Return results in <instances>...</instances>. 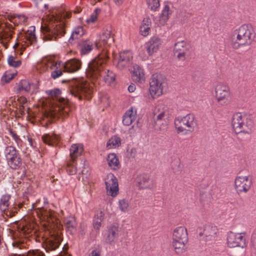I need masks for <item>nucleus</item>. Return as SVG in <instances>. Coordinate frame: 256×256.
Returning a JSON list of instances; mask_svg holds the SVG:
<instances>
[{
  "mask_svg": "<svg viewBox=\"0 0 256 256\" xmlns=\"http://www.w3.org/2000/svg\"><path fill=\"white\" fill-rule=\"evenodd\" d=\"M70 18L68 14L58 11L48 18V20L44 22L41 30L44 40H56L64 36L66 32L63 20Z\"/></svg>",
  "mask_w": 256,
  "mask_h": 256,
  "instance_id": "obj_1",
  "label": "nucleus"
},
{
  "mask_svg": "<svg viewBox=\"0 0 256 256\" xmlns=\"http://www.w3.org/2000/svg\"><path fill=\"white\" fill-rule=\"evenodd\" d=\"M108 58L106 54L104 53L94 59L88 64L86 70L87 76L96 81L102 79L108 84L114 82L116 78L115 74L104 68Z\"/></svg>",
  "mask_w": 256,
  "mask_h": 256,
  "instance_id": "obj_2",
  "label": "nucleus"
},
{
  "mask_svg": "<svg viewBox=\"0 0 256 256\" xmlns=\"http://www.w3.org/2000/svg\"><path fill=\"white\" fill-rule=\"evenodd\" d=\"M255 38L256 32L253 26L251 24H244L233 32L231 44L236 50L242 46H250Z\"/></svg>",
  "mask_w": 256,
  "mask_h": 256,
  "instance_id": "obj_3",
  "label": "nucleus"
},
{
  "mask_svg": "<svg viewBox=\"0 0 256 256\" xmlns=\"http://www.w3.org/2000/svg\"><path fill=\"white\" fill-rule=\"evenodd\" d=\"M94 84L83 78L73 80L70 83V94L80 100H90L92 96Z\"/></svg>",
  "mask_w": 256,
  "mask_h": 256,
  "instance_id": "obj_4",
  "label": "nucleus"
},
{
  "mask_svg": "<svg viewBox=\"0 0 256 256\" xmlns=\"http://www.w3.org/2000/svg\"><path fill=\"white\" fill-rule=\"evenodd\" d=\"M187 230L184 226L176 228L172 235V246L175 252L180 254L186 251V244L188 242Z\"/></svg>",
  "mask_w": 256,
  "mask_h": 256,
  "instance_id": "obj_5",
  "label": "nucleus"
},
{
  "mask_svg": "<svg viewBox=\"0 0 256 256\" xmlns=\"http://www.w3.org/2000/svg\"><path fill=\"white\" fill-rule=\"evenodd\" d=\"M232 124L236 134H248L253 127V122L246 114L237 112L233 115Z\"/></svg>",
  "mask_w": 256,
  "mask_h": 256,
  "instance_id": "obj_6",
  "label": "nucleus"
},
{
  "mask_svg": "<svg viewBox=\"0 0 256 256\" xmlns=\"http://www.w3.org/2000/svg\"><path fill=\"white\" fill-rule=\"evenodd\" d=\"M34 233V232L30 226L28 225L19 226L18 230L14 234V246L20 249L26 248L28 245V242L30 240V238Z\"/></svg>",
  "mask_w": 256,
  "mask_h": 256,
  "instance_id": "obj_7",
  "label": "nucleus"
},
{
  "mask_svg": "<svg viewBox=\"0 0 256 256\" xmlns=\"http://www.w3.org/2000/svg\"><path fill=\"white\" fill-rule=\"evenodd\" d=\"M174 126L178 134L183 132L184 134L192 132L196 126L195 116L192 114L184 116H178L174 120Z\"/></svg>",
  "mask_w": 256,
  "mask_h": 256,
  "instance_id": "obj_8",
  "label": "nucleus"
},
{
  "mask_svg": "<svg viewBox=\"0 0 256 256\" xmlns=\"http://www.w3.org/2000/svg\"><path fill=\"white\" fill-rule=\"evenodd\" d=\"M167 84L164 76L160 74H154L152 75L150 81V93L154 98L162 94L164 88Z\"/></svg>",
  "mask_w": 256,
  "mask_h": 256,
  "instance_id": "obj_9",
  "label": "nucleus"
},
{
  "mask_svg": "<svg viewBox=\"0 0 256 256\" xmlns=\"http://www.w3.org/2000/svg\"><path fill=\"white\" fill-rule=\"evenodd\" d=\"M112 27L110 25L106 26L103 30L102 34L100 35L98 40L95 43L96 46L98 48H102V52L98 56L105 53L106 58L108 55V47L114 42L113 37L112 36Z\"/></svg>",
  "mask_w": 256,
  "mask_h": 256,
  "instance_id": "obj_10",
  "label": "nucleus"
},
{
  "mask_svg": "<svg viewBox=\"0 0 256 256\" xmlns=\"http://www.w3.org/2000/svg\"><path fill=\"white\" fill-rule=\"evenodd\" d=\"M4 154L8 165L12 169H17L22 165V158L16 148L7 146L4 150Z\"/></svg>",
  "mask_w": 256,
  "mask_h": 256,
  "instance_id": "obj_11",
  "label": "nucleus"
},
{
  "mask_svg": "<svg viewBox=\"0 0 256 256\" xmlns=\"http://www.w3.org/2000/svg\"><path fill=\"white\" fill-rule=\"evenodd\" d=\"M215 92L218 102L221 105H227L228 98L231 95L229 86L226 84L220 83L216 86Z\"/></svg>",
  "mask_w": 256,
  "mask_h": 256,
  "instance_id": "obj_12",
  "label": "nucleus"
},
{
  "mask_svg": "<svg viewBox=\"0 0 256 256\" xmlns=\"http://www.w3.org/2000/svg\"><path fill=\"white\" fill-rule=\"evenodd\" d=\"M49 94L52 96L58 98L60 94V91L58 89H56L50 91ZM58 107L57 110L58 114L62 118H66L69 115L70 108L69 106V101L64 98H58Z\"/></svg>",
  "mask_w": 256,
  "mask_h": 256,
  "instance_id": "obj_13",
  "label": "nucleus"
},
{
  "mask_svg": "<svg viewBox=\"0 0 256 256\" xmlns=\"http://www.w3.org/2000/svg\"><path fill=\"white\" fill-rule=\"evenodd\" d=\"M252 180L250 176H237L234 180V188L237 193H246L252 185Z\"/></svg>",
  "mask_w": 256,
  "mask_h": 256,
  "instance_id": "obj_14",
  "label": "nucleus"
},
{
  "mask_svg": "<svg viewBox=\"0 0 256 256\" xmlns=\"http://www.w3.org/2000/svg\"><path fill=\"white\" fill-rule=\"evenodd\" d=\"M245 233H234L230 232L228 234L227 244L228 247L244 248L246 246Z\"/></svg>",
  "mask_w": 256,
  "mask_h": 256,
  "instance_id": "obj_15",
  "label": "nucleus"
},
{
  "mask_svg": "<svg viewBox=\"0 0 256 256\" xmlns=\"http://www.w3.org/2000/svg\"><path fill=\"white\" fill-rule=\"evenodd\" d=\"M154 113L156 125L160 126L158 128V130L162 132L166 131L168 126V122L166 120L168 114L166 110H164L162 106H158L154 110Z\"/></svg>",
  "mask_w": 256,
  "mask_h": 256,
  "instance_id": "obj_16",
  "label": "nucleus"
},
{
  "mask_svg": "<svg viewBox=\"0 0 256 256\" xmlns=\"http://www.w3.org/2000/svg\"><path fill=\"white\" fill-rule=\"evenodd\" d=\"M106 192L108 195L116 196L118 192V184L116 177L112 174H109L105 179Z\"/></svg>",
  "mask_w": 256,
  "mask_h": 256,
  "instance_id": "obj_17",
  "label": "nucleus"
},
{
  "mask_svg": "<svg viewBox=\"0 0 256 256\" xmlns=\"http://www.w3.org/2000/svg\"><path fill=\"white\" fill-rule=\"evenodd\" d=\"M174 51L178 60L184 61L189 55L190 46L184 41L179 42L175 44Z\"/></svg>",
  "mask_w": 256,
  "mask_h": 256,
  "instance_id": "obj_18",
  "label": "nucleus"
},
{
  "mask_svg": "<svg viewBox=\"0 0 256 256\" xmlns=\"http://www.w3.org/2000/svg\"><path fill=\"white\" fill-rule=\"evenodd\" d=\"M132 58V52L129 50H126L120 52L118 58H114V62L118 68L122 69L130 64Z\"/></svg>",
  "mask_w": 256,
  "mask_h": 256,
  "instance_id": "obj_19",
  "label": "nucleus"
},
{
  "mask_svg": "<svg viewBox=\"0 0 256 256\" xmlns=\"http://www.w3.org/2000/svg\"><path fill=\"white\" fill-rule=\"evenodd\" d=\"M34 32L35 27L30 26L27 30L25 35L22 36L24 38L21 40H22V42H24V44H21V52H20V54H22V52L25 50L26 47L29 46V44H32L36 42V38Z\"/></svg>",
  "mask_w": 256,
  "mask_h": 256,
  "instance_id": "obj_20",
  "label": "nucleus"
},
{
  "mask_svg": "<svg viewBox=\"0 0 256 256\" xmlns=\"http://www.w3.org/2000/svg\"><path fill=\"white\" fill-rule=\"evenodd\" d=\"M218 232L216 226L206 225L204 228L203 232L199 233V236H204L203 238L206 242H210L215 240Z\"/></svg>",
  "mask_w": 256,
  "mask_h": 256,
  "instance_id": "obj_21",
  "label": "nucleus"
},
{
  "mask_svg": "<svg viewBox=\"0 0 256 256\" xmlns=\"http://www.w3.org/2000/svg\"><path fill=\"white\" fill-rule=\"evenodd\" d=\"M61 238L58 234H53L46 238L44 242V247L46 252L54 251L58 248L60 244Z\"/></svg>",
  "mask_w": 256,
  "mask_h": 256,
  "instance_id": "obj_22",
  "label": "nucleus"
},
{
  "mask_svg": "<svg viewBox=\"0 0 256 256\" xmlns=\"http://www.w3.org/2000/svg\"><path fill=\"white\" fill-rule=\"evenodd\" d=\"M161 44L162 40L160 38L156 36L151 38L146 44V48L148 54L150 56L156 52Z\"/></svg>",
  "mask_w": 256,
  "mask_h": 256,
  "instance_id": "obj_23",
  "label": "nucleus"
},
{
  "mask_svg": "<svg viewBox=\"0 0 256 256\" xmlns=\"http://www.w3.org/2000/svg\"><path fill=\"white\" fill-rule=\"evenodd\" d=\"M94 43L90 40H80L78 44V48L81 54L84 55L89 53L93 48Z\"/></svg>",
  "mask_w": 256,
  "mask_h": 256,
  "instance_id": "obj_24",
  "label": "nucleus"
},
{
  "mask_svg": "<svg viewBox=\"0 0 256 256\" xmlns=\"http://www.w3.org/2000/svg\"><path fill=\"white\" fill-rule=\"evenodd\" d=\"M81 62L78 59L73 58L67 61L64 66V70L68 72H74L79 70L81 68Z\"/></svg>",
  "mask_w": 256,
  "mask_h": 256,
  "instance_id": "obj_25",
  "label": "nucleus"
},
{
  "mask_svg": "<svg viewBox=\"0 0 256 256\" xmlns=\"http://www.w3.org/2000/svg\"><path fill=\"white\" fill-rule=\"evenodd\" d=\"M57 64L50 58H44L42 62L38 64L37 69L40 72H44L50 69H53L56 67Z\"/></svg>",
  "mask_w": 256,
  "mask_h": 256,
  "instance_id": "obj_26",
  "label": "nucleus"
},
{
  "mask_svg": "<svg viewBox=\"0 0 256 256\" xmlns=\"http://www.w3.org/2000/svg\"><path fill=\"white\" fill-rule=\"evenodd\" d=\"M84 150L83 146L80 144H72L70 149V160L75 162L76 158L80 156Z\"/></svg>",
  "mask_w": 256,
  "mask_h": 256,
  "instance_id": "obj_27",
  "label": "nucleus"
},
{
  "mask_svg": "<svg viewBox=\"0 0 256 256\" xmlns=\"http://www.w3.org/2000/svg\"><path fill=\"white\" fill-rule=\"evenodd\" d=\"M132 78L134 81L142 83L145 80L142 69L138 65L133 67L132 72Z\"/></svg>",
  "mask_w": 256,
  "mask_h": 256,
  "instance_id": "obj_28",
  "label": "nucleus"
},
{
  "mask_svg": "<svg viewBox=\"0 0 256 256\" xmlns=\"http://www.w3.org/2000/svg\"><path fill=\"white\" fill-rule=\"evenodd\" d=\"M136 182L140 188H146L150 186V177L147 174H140L136 178Z\"/></svg>",
  "mask_w": 256,
  "mask_h": 256,
  "instance_id": "obj_29",
  "label": "nucleus"
},
{
  "mask_svg": "<svg viewBox=\"0 0 256 256\" xmlns=\"http://www.w3.org/2000/svg\"><path fill=\"white\" fill-rule=\"evenodd\" d=\"M136 116V112L130 108L126 112L123 116L122 123L124 125L130 126L134 120Z\"/></svg>",
  "mask_w": 256,
  "mask_h": 256,
  "instance_id": "obj_30",
  "label": "nucleus"
},
{
  "mask_svg": "<svg viewBox=\"0 0 256 256\" xmlns=\"http://www.w3.org/2000/svg\"><path fill=\"white\" fill-rule=\"evenodd\" d=\"M42 139L45 144L49 146H53L60 141V138L56 134H45L42 136Z\"/></svg>",
  "mask_w": 256,
  "mask_h": 256,
  "instance_id": "obj_31",
  "label": "nucleus"
},
{
  "mask_svg": "<svg viewBox=\"0 0 256 256\" xmlns=\"http://www.w3.org/2000/svg\"><path fill=\"white\" fill-rule=\"evenodd\" d=\"M64 222L68 231L70 234H74L76 232L77 226L74 218L72 216L67 218L64 220Z\"/></svg>",
  "mask_w": 256,
  "mask_h": 256,
  "instance_id": "obj_32",
  "label": "nucleus"
},
{
  "mask_svg": "<svg viewBox=\"0 0 256 256\" xmlns=\"http://www.w3.org/2000/svg\"><path fill=\"white\" fill-rule=\"evenodd\" d=\"M118 226H111L108 230V234L106 239L108 243H111L114 241L118 236Z\"/></svg>",
  "mask_w": 256,
  "mask_h": 256,
  "instance_id": "obj_33",
  "label": "nucleus"
},
{
  "mask_svg": "<svg viewBox=\"0 0 256 256\" xmlns=\"http://www.w3.org/2000/svg\"><path fill=\"white\" fill-rule=\"evenodd\" d=\"M170 14V7L168 5L166 4L164 6V8L162 14L160 16L158 20L159 24H158V26H159L164 25L168 19Z\"/></svg>",
  "mask_w": 256,
  "mask_h": 256,
  "instance_id": "obj_34",
  "label": "nucleus"
},
{
  "mask_svg": "<svg viewBox=\"0 0 256 256\" xmlns=\"http://www.w3.org/2000/svg\"><path fill=\"white\" fill-rule=\"evenodd\" d=\"M108 166L114 170H117L120 168V164L118 158L114 154H108L107 158Z\"/></svg>",
  "mask_w": 256,
  "mask_h": 256,
  "instance_id": "obj_35",
  "label": "nucleus"
},
{
  "mask_svg": "<svg viewBox=\"0 0 256 256\" xmlns=\"http://www.w3.org/2000/svg\"><path fill=\"white\" fill-rule=\"evenodd\" d=\"M151 26V22L149 18H144L142 24L140 27V33L142 35L146 36L149 34Z\"/></svg>",
  "mask_w": 256,
  "mask_h": 256,
  "instance_id": "obj_36",
  "label": "nucleus"
},
{
  "mask_svg": "<svg viewBox=\"0 0 256 256\" xmlns=\"http://www.w3.org/2000/svg\"><path fill=\"white\" fill-rule=\"evenodd\" d=\"M171 168L176 174H180L182 171L183 166L180 159L176 158L171 163Z\"/></svg>",
  "mask_w": 256,
  "mask_h": 256,
  "instance_id": "obj_37",
  "label": "nucleus"
},
{
  "mask_svg": "<svg viewBox=\"0 0 256 256\" xmlns=\"http://www.w3.org/2000/svg\"><path fill=\"white\" fill-rule=\"evenodd\" d=\"M10 133L13 140L15 141L18 147L21 150L24 151L25 150L24 144L20 138V136H18L14 131L12 130H10Z\"/></svg>",
  "mask_w": 256,
  "mask_h": 256,
  "instance_id": "obj_38",
  "label": "nucleus"
},
{
  "mask_svg": "<svg viewBox=\"0 0 256 256\" xmlns=\"http://www.w3.org/2000/svg\"><path fill=\"white\" fill-rule=\"evenodd\" d=\"M104 213L102 211L98 212L94 216V226L95 229L99 230L103 220Z\"/></svg>",
  "mask_w": 256,
  "mask_h": 256,
  "instance_id": "obj_39",
  "label": "nucleus"
},
{
  "mask_svg": "<svg viewBox=\"0 0 256 256\" xmlns=\"http://www.w3.org/2000/svg\"><path fill=\"white\" fill-rule=\"evenodd\" d=\"M84 34V31L82 27L79 26L74 30L69 39V42L72 43L74 40L79 38Z\"/></svg>",
  "mask_w": 256,
  "mask_h": 256,
  "instance_id": "obj_40",
  "label": "nucleus"
},
{
  "mask_svg": "<svg viewBox=\"0 0 256 256\" xmlns=\"http://www.w3.org/2000/svg\"><path fill=\"white\" fill-rule=\"evenodd\" d=\"M12 32L4 30L2 36H0V40L2 43L4 44L6 48L8 47V43L10 40L12 38Z\"/></svg>",
  "mask_w": 256,
  "mask_h": 256,
  "instance_id": "obj_41",
  "label": "nucleus"
},
{
  "mask_svg": "<svg viewBox=\"0 0 256 256\" xmlns=\"http://www.w3.org/2000/svg\"><path fill=\"white\" fill-rule=\"evenodd\" d=\"M120 138L118 136H114L111 138L106 144V148L108 149L116 148L120 144Z\"/></svg>",
  "mask_w": 256,
  "mask_h": 256,
  "instance_id": "obj_42",
  "label": "nucleus"
},
{
  "mask_svg": "<svg viewBox=\"0 0 256 256\" xmlns=\"http://www.w3.org/2000/svg\"><path fill=\"white\" fill-rule=\"evenodd\" d=\"M30 90V84L26 80H22L18 86L17 91L20 92L22 91L29 92Z\"/></svg>",
  "mask_w": 256,
  "mask_h": 256,
  "instance_id": "obj_43",
  "label": "nucleus"
},
{
  "mask_svg": "<svg viewBox=\"0 0 256 256\" xmlns=\"http://www.w3.org/2000/svg\"><path fill=\"white\" fill-rule=\"evenodd\" d=\"M10 196L8 194H5L2 196L0 202V209L2 211H5L9 206V200Z\"/></svg>",
  "mask_w": 256,
  "mask_h": 256,
  "instance_id": "obj_44",
  "label": "nucleus"
},
{
  "mask_svg": "<svg viewBox=\"0 0 256 256\" xmlns=\"http://www.w3.org/2000/svg\"><path fill=\"white\" fill-rule=\"evenodd\" d=\"M75 162H73L71 160L66 164V171L70 175L74 174L76 172V169L74 165Z\"/></svg>",
  "mask_w": 256,
  "mask_h": 256,
  "instance_id": "obj_45",
  "label": "nucleus"
},
{
  "mask_svg": "<svg viewBox=\"0 0 256 256\" xmlns=\"http://www.w3.org/2000/svg\"><path fill=\"white\" fill-rule=\"evenodd\" d=\"M8 64L12 67L14 68H18L19 67L21 64L22 62L20 60H16L15 58L12 56H9L8 58Z\"/></svg>",
  "mask_w": 256,
  "mask_h": 256,
  "instance_id": "obj_46",
  "label": "nucleus"
},
{
  "mask_svg": "<svg viewBox=\"0 0 256 256\" xmlns=\"http://www.w3.org/2000/svg\"><path fill=\"white\" fill-rule=\"evenodd\" d=\"M15 256H45L44 254L39 250H30L25 254H16Z\"/></svg>",
  "mask_w": 256,
  "mask_h": 256,
  "instance_id": "obj_47",
  "label": "nucleus"
},
{
  "mask_svg": "<svg viewBox=\"0 0 256 256\" xmlns=\"http://www.w3.org/2000/svg\"><path fill=\"white\" fill-rule=\"evenodd\" d=\"M118 206L120 210L122 212H127L128 210L129 204L127 200L122 199L118 202Z\"/></svg>",
  "mask_w": 256,
  "mask_h": 256,
  "instance_id": "obj_48",
  "label": "nucleus"
},
{
  "mask_svg": "<svg viewBox=\"0 0 256 256\" xmlns=\"http://www.w3.org/2000/svg\"><path fill=\"white\" fill-rule=\"evenodd\" d=\"M146 2L148 8L152 10H156L160 6L159 0H146Z\"/></svg>",
  "mask_w": 256,
  "mask_h": 256,
  "instance_id": "obj_49",
  "label": "nucleus"
},
{
  "mask_svg": "<svg viewBox=\"0 0 256 256\" xmlns=\"http://www.w3.org/2000/svg\"><path fill=\"white\" fill-rule=\"evenodd\" d=\"M62 72L61 70L58 69L57 67H56V69L52 72L51 76L54 78L56 79L62 75Z\"/></svg>",
  "mask_w": 256,
  "mask_h": 256,
  "instance_id": "obj_50",
  "label": "nucleus"
},
{
  "mask_svg": "<svg viewBox=\"0 0 256 256\" xmlns=\"http://www.w3.org/2000/svg\"><path fill=\"white\" fill-rule=\"evenodd\" d=\"M14 74H5L2 78V81L5 82L6 83L9 82L14 78Z\"/></svg>",
  "mask_w": 256,
  "mask_h": 256,
  "instance_id": "obj_51",
  "label": "nucleus"
},
{
  "mask_svg": "<svg viewBox=\"0 0 256 256\" xmlns=\"http://www.w3.org/2000/svg\"><path fill=\"white\" fill-rule=\"evenodd\" d=\"M136 154V150L134 148H132L130 150H128V156L129 158H134Z\"/></svg>",
  "mask_w": 256,
  "mask_h": 256,
  "instance_id": "obj_52",
  "label": "nucleus"
},
{
  "mask_svg": "<svg viewBox=\"0 0 256 256\" xmlns=\"http://www.w3.org/2000/svg\"><path fill=\"white\" fill-rule=\"evenodd\" d=\"M97 18V16L96 14H92L90 16V18H88L86 20V22L88 23H90V22H94Z\"/></svg>",
  "mask_w": 256,
  "mask_h": 256,
  "instance_id": "obj_53",
  "label": "nucleus"
},
{
  "mask_svg": "<svg viewBox=\"0 0 256 256\" xmlns=\"http://www.w3.org/2000/svg\"><path fill=\"white\" fill-rule=\"evenodd\" d=\"M89 256H100V251L98 250H93L89 254Z\"/></svg>",
  "mask_w": 256,
  "mask_h": 256,
  "instance_id": "obj_54",
  "label": "nucleus"
},
{
  "mask_svg": "<svg viewBox=\"0 0 256 256\" xmlns=\"http://www.w3.org/2000/svg\"><path fill=\"white\" fill-rule=\"evenodd\" d=\"M18 18L20 20V22H25L27 19V18L24 15H18Z\"/></svg>",
  "mask_w": 256,
  "mask_h": 256,
  "instance_id": "obj_55",
  "label": "nucleus"
},
{
  "mask_svg": "<svg viewBox=\"0 0 256 256\" xmlns=\"http://www.w3.org/2000/svg\"><path fill=\"white\" fill-rule=\"evenodd\" d=\"M136 90V86L134 84H132L128 87V90L130 92H134Z\"/></svg>",
  "mask_w": 256,
  "mask_h": 256,
  "instance_id": "obj_56",
  "label": "nucleus"
},
{
  "mask_svg": "<svg viewBox=\"0 0 256 256\" xmlns=\"http://www.w3.org/2000/svg\"><path fill=\"white\" fill-rule=\"evenodd\" d=\"M6 27L7 29H8L9 30L8 32H12V29H13L14 28L10 24H6Z\"/></svg>",
  "mask_w": 256,
  "mask_h": 256,
  "instance_id": "obj_57",
  "label": "nucleus"
},
{
  "mask_svg": "<svg viewBox=\"0 0 256 256\" xmlns=\"http://www.w3.org/2000/svg\"><path fill=\"white\" fill-rule=\"evenodd\" d=\"M252 244L254 248L256 250V236L252 238Z\"/></svg>",
  "mask_w": 256,
  "mask_h": 256,
  "instance_id": "obj_58",
  "label": "nucleus"
},
{
  "mask_svg": "<svg viewBox=\"0 0 256 256\" xmlns=\"http://www.w3.org/2000/svg\"><path fill=\"white\" fill-rule=\"evenodd\" d=\"M19 100H20V103H21L22 104H24L26 102H27L26 98H20L19 99Z\"/></svg>",
  "mask_w": 256,
  "mask_h": 256,
  "instance_id": "obj_59",
  "label": "nucleus"
},
{
  "mask_svg": "<svg viewBox=\"0 0 256 256\" xmlns=\"http://www.w3.org/2000/svg\"><path fill=\"white\" fill-rule=\"evenodd\" d=\"M44 216H46L47 217H50V218H52V214L50 212H46L44 214Z\"/></svg>",
  "mask_w": 256,
  "mask_h": 256,
  "instance_id": "obj_60",
  "label": "nucleus"
},
{
  "mask_svg": "<svg viewBox=\"0 0 256 256\" xmlns=\"http://www.w3.org/2000/svg\"><path fill=\"white\" fill-rule=\"evenodd\" d=\"M20 42H17L13 46L15 50H16V49L18 48V47L20 46Z\"/></svg>",
  "mask_w": 256,
  "mask_h": 256,
  "instance_id": "obj_61",
  "label": "nucleus"
},
{
  "mask_svg": "<svg viewBox=\"0 0 256 256\" xmlns=\"http://www.w3.org/2000/svg\"><path fill=\"white\" fill-rule=\"evenodd\" d=\"M133 130H134V126H132V128H130L129 130V132H130V134H134V132H133Z\"/></svg>",
  "mask_w": 256,
  "mask_h": 256,
  "instance_id": "obj_62",
  "label": "nucleus"
},
{
  "mask_svg": "<svg viewBox=\"0 0 256 256\" xmlns=\"http://www.w3.org/2000/svg\"><path fill=\"white\" fill-rule=\"evenodd\" d=\"M100 12V9H98V8H96L95 10H94V14H96V16H97V14Z\"/></svg>",
  "mask_w": 256,
  "mask_h": 256,
  "instance_id": "obj_63",
  "label": "nucleus"
},
{
  "mask_svg": "<svg viewBox=\"0 0 256 256\" xmlns=\"http://www.w3.org/2000/svg\"><path fill=\"white\" fill-rule=\"evenodd\" d=\"M28 140L31 146H32V138H28Z\"/></svg>",
  "mask_w": 256,
  "mask_h": 256,
  "instance_id": "obj_64",
  "label": "nucleus"
}]
</instances>
